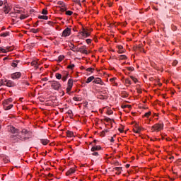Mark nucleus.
<instances>
[{"label": "nucleus", "mask_w": 181, "mask_h": 181, "mask_svg": "<svg viewBox=\"0 0 181 181\" xmlns=\"http://www.w3.org/2000/svg\"><path fill=\"white\" fill-rule=\"evenodd\" d=\"M67 11V6H64L61 8V11L62 12H66Z\"/></svg>", "instance_id": "29"}, {"label": "nucleus", "mask_w": 181, "mask_h": 181, "mask_svg": "<svg viewBox=\"0 0 181 181\" xmlns=\"http://www.w3.org/2000/svg\"><path fill=\"white\" fill-rule=\"evenodd\" d=\"M40 142L42 144V145H47L50 141H49L47 139H40Z\"/></svg>", "instance_id": "15"}, {"label": "nucleus", "mask_w": 181, "mask_h": 181, "mask_svg": "<svg viewBox=\"0 0 181 181\" xmlns=\"http://www.w3.org/2000/svg\"><path fill=\"white\" fill-rule=\"evenodd\" d=\"M74 83V81L72 78H69L68 80V83H67V87H71L73 88V84Z\"/></svg>", "instance_id": "14"}, {"label": "nucleus", "mask_w": 181, "mask_h": 181, "mask_svg": "<svg viewBox=\"0 0 181 181\" xmlns=\"http://www.w3.org/2000/svg\"><path fill=\"white\" fill-rule=\"evenodd\" d=\"M9 132H11V134H19L20 132L19 129H16L14 127H10Z\"/></svg>", "instance_id": "11"}, {"label": "nucleus", "mask_w": 181, "mask_h": 181, "mask_svg": "<svg viewBox=\"0 0 181 181\" xmlns=\"http://www.w3.org/2000/svg\"><path fill=\"white\" fill-rule=\"evenodd\" d=\"M64 59V56L63 55H60L59 57H58V62H63V60Z\"/></svg>", "instance_id": "27"}, {"label": "nucleus", "mask_w": 181, "mask_h": 181, "mask_svg": "<svg viewBox=\"0 0 181 181\" xmlns=\"http://www.w3.org/2000/svg\"><path fill=\"white\" fill-rule=\"evenodd\" d=\"M37 64V62L36 61H33L31 62V66H35V67H36Z\"/></svg>", "instance_id": "39"}, {"label": "nucleus", "mask_w": 181, "mask_h": 181, "mask_svg": "<svg viewBox=\"0 0 181 181\" xmlns=\"http://www.w3.org/2000/svg\"><path fill=\"white\" fill-rule=\"evenodd\" d=\"M151 112H148L144 114V117H146V118H148V117L151 115Z\"/></svg>", "instance_id": "40"}, {"label": "nucleus", "mask_w": 181, "mask_h": 181, "mask_svg": "<svg viewBox=\"0 0 181 181\" xmlns=\"http://www.w3.org/2000/svg\"><path fill=\"white\" fill-rule=\"evenodd\" d=\"M24 84H26V86H29V82L25 81V82H24Z\"/></svg>", "instance_id": "64"}, {"label": "nucleus", "mask_w": 181, "mask_h": 181, "mask_svg": "<svg viewBox=\"0 0 181 181\" xmlns=\"http://www.w3.org/2000/svg\"><path fill=\"white\" fill-rule=\"evenodd\" d=\"M99 98H100V100H105V98L104 95H100L99 96Z\"/></svg>", "instance_id": "56"}, {"label": "nucleus", "mask_w": 181, "mask_h": 181, "mask_svg": "<svg viewBox=\"0 0 181 181\" xmlns=\"http://www.w3.org/2000/svg\"><path fill=\"white\" fill-rule=\"evenodd\" d=\"M68 114H69V115H71V114H73V111L69 110Z\"/></svg>", "instance_id": "61"}, {"label": "nucleus", "mask_w": 181, "mask_h": 181, "mask_svg": "<svg viewBox=\"0 0 181 181\" xmlns=\"http://www.w3.org/2000/svg\"><path fill=\"white\" fill-rule=\"evenodd\" d=\"M76 172V170H74V168H70L66 173V176H70L71 175H73V173H74Z\"/></svg>", "instance_id": "12"}, {"label": "nucleus", "mask_w": 181, "mask_h": 181, "mask_svg": "<svg viewBox=\"0 0 181 181\" xmlns=\"http://www.w3.org/2000/svg\"><path fill=\"white\" fill-rule=\"evenodd\" d=\"M124 83L125 84H127V86H131V80H129V78H126Z\"/></svg>", "instance_id": "24"}, {"label": "nucleus", "mask_w": 181, "mask_h": 181, "mask_svg": "<svg viewBox=\"0 0 181 181\" xmlns=\"http://www.w3.org/2000/svg\"><path fill=\"white\" fill-rule=\"evenodd\" d=\"M115 80H117V78H112L110 79V81L111 83H114L115 81Z\"/></svg>", "instance_id": "52"}, {"label": "nucleus", "mask_w": 181, "mask_h": 181, "mask_svg": "<svg viewBox=\"0 0 181 181\" xmlns=\"http://www.w3.org/2000/svg\"><path fill=\"white\" fill-rule=\"evenodd\" d=\"M42 15H47V10L43 9L42 11Z\"/></svg>", "instance_id": "48"}, {"label": "nucleus", "mask_w": 181, "mask_h": 181, "mask_svg": "<svg viewBox=\"0 0 181 181\" xmlns=\"http://www.w3.org/2000/svg\"><path fill=\"white\" fill-rule=\"evenodd\" d=\"M71 35V28H66L63 32L62 37H67V36H70Z\"/></svg>", "instance_id": "3"}, {"label": "nucleus", "mask_w": 181, "mask_h": 181, "mask_svg": "<svg viewBox=\"0 0 181 181\" xmlns=\"http://www.w3.org/2000/svg\"><path fill=\"white\" fill-rule=\"evenodd\" d=\"M71 46H72L71 47V50H73V52H76V50H74L73 49H74V44H73V43H71Z\"/></svg>", "instance_id": "55"}, {"label": "nucleus", "mask_w": 181, "mask_h": 181, "mask_svg": "<svg viewBox=\"0 0 181 181\" xmlns=\"http://www.w3.org/2000/svg\"><path fill=\"white\" fill-rule=\"evenodd\" d=\"M66 15H68V16H71V15H73V11H66Z\"/></svg>", "instance_id": "32"}, {"label": "nucleus", "mask_w": 181, "mask_h": 181, "mask_svg": "<svg viewBox=\"0 0 181 181\" xmlns=\"http://www.w3.org/2000/svg\"><path fill=\"white\" fill-rule=\"evenodd\" d=\"M118 49L119 50L117 51L118 53L122 54L124 53V51L122 50V49H124V47H122V45H118Z\"/></svg>", "instance_id": "20"}, {"label": "nucleus", "mask_w": 181, "mask_h": 181, "mask_svg": "<svg viewBox=\"0 0 181 181\" xmlns=\"http://www.w3.org/2000/svg\"><path fill=\"white\" fill-rule=\"evenodd\" d=\"M152 129H154V131H160V129H163V124H156L152 126Z\"/></svg>", "instance_id": "7"}, {"label": "nucleus", "mask_w": 181, "mask_h": 181, "mask_svg": "<svg viewBox=\"0 0 181 181\" xmlns=\"http://www.w3.org/2000/svg\"><path fill=\"white\" fill-rule=\"evenodd\" d=\"M119 60H127V56L125 55H120Z\"/></svg>", "instance_id": "30"}, {"label": "nucleus", "mask_w": 181, "mask_h": 181, "mask_svg": "<svg viewBox=\"0 0 181 181\" xmlns=\"http://www.w3.org/2000/svg\"><path fill=\"white\" fill-rule=\"evenodd\" d=\"M47 78H42V81H47Z\"/></svg>", "instance_id": "63"}, {"label": "nucleus", "mask_w": 181, "mask_h": 181, "mask_svg": "<svg viewBox=\"0 0 181 181\" xmlns=\"http://www.w3.org/2000/svg\"><path fill=\"white\" fill-rule=\"evenodd\" d=\"M100 136H105V130H103V131L101 132Z\"/></svg>", "instance_id": "51"}, {"label": "nucleus", "mask_w": 181, "mask_h": 181, "mask_svg": "<svg viewBox=\"0 0 181 181\" xmlns=\"http://www.w3.org/2000/svg\"><path fill=\"white\" fill-rule=\"evenodd\" d=\"M6 100L8 102V103H12V101H13V100L12 99V98H10L7 99Z\"/></svg>", "instance_id": "58"}, {"label": "nucleus", "mask_w": 181, "mask_h": 181, "mask_svg": "<svg viewBox=\"0 0 181 181\" xmlns=\"http://www.w3.org/2000/svg\"><path fill=\"white\" fill-rule=\"evenodd\" d=\"M75 67L74 64H71V65L68 66V69H71V70H73Z\"/></svg>", "instance_id": "37"}, {"label": "nucleus", "mask_w": 181, "mask_h": 181, "mask_svg": "<svg viewBox=\"0 0 181 181\" xmlns=\"http://www.w3.org/2000/svg\"><path fill=\"white\" fill-rule=\"evenodd\" d=\"M140 131H141V127H138L137 130L134 129V132H135V134H139Z\"/></svg>", "instance_id": "38"}, {"label": "nucleus", "mask_w": 181, "mask_h": 181, "mask_svg": "<svg viewBox=\"0 0 181 181\" xmlns=\"http://www.w3.org/2000/svg\"><path fill=\"white\" fill-rule=\"evenodd\" d=\"M2 11L3 12H4V13H6V15H8V13H9L10 9L7 2H4Z\"/></svg>", "instance_id": "8"}, {"label": "nucleus", "mask_w": 181, "mask_h": 181, "mask_svg": "<svg viewBox=\"0 0 181 181\" xmlns=\"http://www.w3.org/2000/svg\"><path fill=\"white\" fill-rule=\"evenodd\" d=\"M130 78H132L133 80L134 83H137V81H138V79H136V78H135L132 76H130Z\"/></svg>", "instance_id": "35"}, {"label": "nucleus", "mask_w": 181, "mask_h": 181, "mask_svg": "<svg viewBox=\"0 0 181 181\" xmlns=\"http://www.w3.org/2000/svg\"><path fill=\"white\" fill-rule=\"evenodd\" d=\"M22 74L21 72H16L11 75V78L12 80H18V78H21Z\"/></svg>", "instance_id": "6"}, {"label": "nucleus", "mask_w": 181, "mask_h": 181, "mask_svg": "<svg viewBox=\"0 0 181 181\" xmlns=\"http://www.w3.org/2000/svg\"><path fill=\"white\" fill-rule=\"evenodd\" d=\"M58 5H60L62 7L66 6V4H64L63 1H58Z\"/></svg>", "instance_id": "34"}, {"label": "nucleus", "mask_w": 181, "mask_h": 181, "mask_svg": "<svg viewBox=\"0 0 181 181\" xmlns=\"http://www.w3.org/2000/svg\"><path fill=\"white\" fill-rule=\"evenodd\" d=\"M20 19L21 21H23V19H26V16L22 14L21 16H20Z\"/></svg>", "instance_id": "42"}, {"label": "nucleus", "mask_w": 181, "mask_h": 181, "mask_svg": "<svg viewBox=\"0 0 181 181\" xmlns=\"http://www.w3.org/2000/svg\"><path fill=\"white\" fill-rule=\"evenodd\" d=\"M74 2L79 5V6H81V2L80 1V0H74Z\"/></svg>", "instance_id": "36"}, {"label": "nucleus", "mask_w": 181, "mask_h": 181, "mask_svg": "<svg viewBox=\"0 0 181 181\" xmlns=\"http://www.w3.org/2000/svg\"><path fill=\"white\" fill-rule=\"evenodd\" d=\"M4 84L7 87H15L16 86V83H15V82L6 79H4Z\"/></svg>", "instance_id": "4"}, {"label": "nucleus", "mask_w": 181, "mask_h": 181, "mask_svg": "<svg viewBox=\"0 0 181 181\" xmlns=\"http://www.w3.org/2000/svg\"><path fill=\"white\" fill-rule=\"evenodd\" d=\"M55 77H56V78H57V80H62L63 75H62V74L57 73V74H55Z\"/></svg>", "instance_id": "19"}, {"label": "nucleus", "mask_w": 181, "mask_h": 181, "mask_svg": "<svg viewBox=\"0 0 181 181\" xmlns=\"http://www.w3.org/2000/svg\"><path fill=\"white\" fill-rule=\"evenodd\" d=\"M73 100H74V101H78L80 100V98L74 97Z\"/></svg>", "instance_id": "54"}, {"label": "nucleus", "mask_w": 181, "mask_h": 181, "mask_svg": "<svg viewBox=\"0 0 181 181\" xmlns=\"http://www.w3.org/2000/svg\"><path fill=\"white\" fill-rule=\"evenodd\" d=\"M177 60H174L173 62V66H177Z\"/></svg>", "instance_id": "50"}, {"label": "nucleus", "mask_w": 181, "mask_h": 181, "mask_svg": "<svg viewBox=\"0 0 181 181\" xmlns=\"http://www.w3.org/2000/svg\"><path fill=\"white\" fill-rule=\"evenodd\" d=\"M101 146H95L93 144V147L91 148V151L95 152V151H100Z\"/></svg>", "instance_id": "13"}, {"label": "nucleus", "mask_w": 181, "mask_h": 181, "mask_svg": "<svg viewBox=\"0 0 181 181\" xmlns=\"http://www.w3.org/2000/svg\"><path fill=\"white\" fill-rule=\"evenodd\" d=\"M62 81L64 82L67 81V78H69V76H62Z\"/></svg>", "instance_id": "44"}, {"label": "nucleus", "mask_w": 181, "mask_h": 181, "mask_svg": "<svg viewBox=\"0 0 181 181\" xmlns=\"http://www.w3.org/2000/svg\"><path fill=\"white\" fill-rule=\"evenodd\" d=\"M20 61H14L12 64L11 66L13 67H18V64L19 63Z\"/></svg>", "instance_id": "23"}, {"label": "nucleus", "mask_w": 181, "mask_h": 181, "mask_svg": "<svg viewBox=\"0 0 181 181\" xmlns=\"http://www.w3.org/2000/svg\"><path fill=\"white\" fill-rule=\"evenodd\" d=\"M1 36L3 37H6V36H9V32L3 33L1 34Z\"/></svg>", "instance_id": "26"}, {"label": "nucleus", "mask_w": 181, "mask_h": 181, "mask_svg": "<svg viewBox=\"0 0 181 181\" xmlns=\"http://www.w3.org/2000/svg\"><path fill=\"white\" fill-rule=\"evenodd\" d=\"M66 135L69 138H73V136H74V133L71 131H67Z\"/></svg>", "instance_id": "17"}, {"label": "nucleus", "mask_w": 181, "mask_h": 181, "mask_svg": "<svg viewBox=\"0 0 181 181\" xmlns=\"http://www.w3.org/2000/svg\"><path fill=\"white\" fill-rule=\"evenodd\" d=\"M95 79V77L94 76H90L88 77L86 81V84H89V83H91V81H93V80Z\"/></svg>", "instance_id": "18"}, {"label": "nucleus", "mask_w": 181, "mask_h": 181, "mask_svg": "<svg viewBox=\"0 0 181 181\" xmlns=\"http://www.w3.org/2000/svg\"><path fill=\"white\" fill-rule=\"evenodd\" d=\"M12 107H13V105L10 104V105H7L5 107H4V109L6 111H8V110H11V108H12Z\"/></svg>", "instance_id": "21"}, {"label": "nucleus", "mask_w": 181, "mask_h": 181, "mask_svg": "<svg viewBox=\"0 0 181 181\" xmlns=\"http://www.w3.org/2000/svg\"><path fill=\"white\" fill-rule=\"evenodd\" d=\"M93 70H94V69L90 67V68H88V69H86V71H90V73H93Z\"/></svg>", "instance_id": "45"}, {"label": "nucleus", "mask_w": 181, "mask_h": 181, "mask_svg": "<svg viewBox=\"0 0 181 181\" xmlns=\"http://www.w3.org/2000/svg\"><path fill=\"white\" fill-rule=\"evenodd\" d=\"M92 155H93V156H98V152H93V153H92Z\"/></svg>", "instance_id": "57"}, {"label": "nucleus", "mask_w": 181, "mask_h": 181, "mask_svg": "<svg viewBox=\"0 0 181 181\" xmlns=\"http://www.w3.org/2000/svg\"><path fill=\"white\" fill-rule=\"evenodd\" d=\"M12 50H13V47H7L6 49L0 47V52H1L2 53H7V52H11Z\"/></svg>", "instance_id": "10"}, {"label": "nucleus", "mask_w": 181, "mask_h": 181, "mask_svg": "<svg viewBox=\"0 0 181 181\" xmlns=\"http://www.w3.org/2000/svg\"><path fill=\"white\" fill-rule=\"evenodd\" d=\"M94 81H93V83H94L95 84H100V86H104V82H103V80H101L100 78H95V79H93Z\"/></svg>", "instance_id": "9"}, {"label": "nucleus", "mask_w": 181, "mask_h": 181, "mask_svg": "<svg viewBox=\"0 0 181 181\" xmlns=\"http://www.w3.org/2000/svg\"><path fill=\"white\" fill-rule=\"evenodd\" d=\"M21 134H22V135L24 136V137H23L24 141H26V138L28 137V136H26V135H32V132L28 131V129H23L21 131Z\"/></svg>", "instance_id": "5"}, {"label": "nucleus", "mask_w": 181, "mask_h": 181, "mask_svg": "<svg viewBox=\"0 0 181 181\" xmlns=\"http://www.w3.org/2000/svg\"><path fill=\"white\" fill-rule=\"evenodd\" d=\"M3 105H4V108L7 107V105H9V102L7 101L6 100H4V102L3 103Z\"/></svg>", "instance_id": "28"}, {"label": "nucleus", "mask_w": 181, "mask_h": 181, "mask_svg": "<svg viewBox=\"0 0 181 181\" xmlns=\"http://www.w3.org/2000/svg\"><path fill=\"white\" fill-rule=\"evenodd\" d=\"M85 36L86 37H88V36H90V33H88V31H86Z\"/></svg>", "instance_id": "59"}, {"label": "nucleus", "mask_w": 181, "mask_h": 181, "mask_svg": "<svg viewBox=\"0 0 181 181\" xmlns=\"http://www.w3.org/2000/svg\"><path fill=\"white\" fill-rule=\"evenodd\" d=\"M84 49H86V46H82L80 48L76 49V52H79L81 53V52H83Z\"/></svg>", "instance_id": "22"}, {"label": "nucleus", "mask_w": 181, "mask_h": 181, "mask_svg": "<svg viewBox=\"0 0 181 181\" xmlns=\"http://www.w3.org/2000/svg\"><path fill=\"white\" fill-rule=\"evenodd\" d=\"M39 19H44L45 21H47L48 17L47 16H39Z\"/></svg>", "instance_id": "25"}, {"label": "nucleus", "mask_w": 181, "mask_h": 181, "mask_svg": "<svg viewBox=\"0 0 181 181\" xmlns=\"http://www.w3.org/2000/svg\"><path fill=\"white\" fill-rule=\"evenodd\" d=\"M115 165H116V166H118V165H119V162H118V161H116V162L115 163Z\"/></svg>", "instance_id": "62"}, {"label": "nucleus", "mask_w": 181, "mask_h": 181, "mask_svg": "<svg viewBox=\"0 0 181 181\" xmlns=\"http://www.w3.org/2000/svg\"><path fill=\"white\" fill-rule=\"evenodd\" d=\"M1 86H5V79H0V87Z\"/></svg>", "instance_id": "31"}, {"label": "nucleus", "mask_w": 181, "mask_h": 181, "mask_svg": "<svg viewBox=\"0 0 181 181\" xmlns=\"http://www.w3.org/2000/svg\"><path fill=\"white\" fill-rule=\"evenodd\" d=\"M86 33H87V30L83 29V31L81 33V34L82 35V36H84Z\"/></svg>", "instance_id": "47"}, {"label": "nucleus", "mask_w": 181, "mask_h": 181, "mask_svg": "<svg viewBox=\"0 0 181 181\" xmlns=\"http://www.w3.org/2000/svg\"><path fill=\"white\" fill-rule=\"evenodd\" d=\"M49 83H51V87L54 90L59 91L60 88H62V84L59 83V81H49Z\"/></svg>", "instance_id": "1"}, {"label": "nucleus", "mask_w": 181, "mask_h": 181, "mask_svg": "<svg viewBox=\"0 0 181 181\" xmlns=\"http://www.w3.org/2000/svg\"><path fill=\"white\" fill-rule=\"evenodd\" d=\"M73 88H71V87H70V86H67V88H66V93H70V91H71V89H72Z\"/></svg>", "instance_id": "43"}, {"label": "nucleus", "mask_w": 181, "mask_h": 181, "mask_svg": "<svg viewBox=\"0 0 181 181\" xmlns=\"http://www.w3.org/2000/svg\"><path fill=\"white\" fill-rule=\"evenodd\" d=\"M31 32L33 33H37V32H39V30H36L35 28H33V29H31Z\"/></svg>", "instance_id": "41"}, {"label": "nucleus", "mask_w": 181, "mask_h": 181, "mask_svg": "<svg viewBox=\"0 0 181 181\" xmlns=\"http://www.w3.org/2000/svg\"><path fill=\"white\" fill-rule=\"evenodd\" d=\"M11 141L16 144V142H19V141H22V136L17 134V135H11Z\"/></svg>", "instance_id": "2"}, {"label": "nucleus", "mask_w": 181, "mask_h": 181, "mask_svg": "<svg viewBox=\"0 0 181 181\" xmlns=\"http://www.w3.org/2000/svg\"><path fill=\"white\" fill-rule=\"evenodd\" d=\"M113 170H116V175H121V170H122V167H116L113 168Z\"/></svg>", "instance_id": "16"}, {"label": "nucleus", "mask_w": 181, "mask_h": 181, "mask_svg": "<svg viewBox=\"0 0 181 181\" xmlns=\"http://www.w3.org/2000/svg\"><path fill=\"white\" fill-rule=\"evenodd\" d=\"M127 70H129V71H134V68L131 66H128Z\"/></svg>", "instance_id": "49"}, {"label": "nucleus", "mask_w": 181, "mask_h": 181, "mask_svg": "<svg viewBox=\"0 0 181 181\" xmlns=\"http://www.w3.org/2000/svg\"><path fill=\"white\" fill-rule=\"evenodd\" d=\"M86 43H87L88 45H90V43H91V40L87 39V40H86Z\"/></svg>", "instance_id": "60"}, {"label": "nucleus", "mask_w": 181, "mask_h": 181, "mask_svg": "<svg viewBox=\"0 0 181 181\" xmlns=\"http://www.w3.org/2000/svg\"><path fill=\"white\" fill-rule=\"evenodd\" d=\"M62 76H64V77H69V72H67V71H64V72L62 73Z\"/></svg>", "instance_id": "33"}, {"label": "nucleus", "mask_w": 181, "mask_h": 181, "mask_svg": "<svg viewBox=\"0 0 181 181\" xmlns=\"http://www.w3.org/2000/svg\"><path fill=\"white\" fill-rule=\"evenodd\" d=\"M105 121H106V122H110V121H111V119H110V117H105Z\"/></svg>", "instance_id": "53"}, {"label": "nucleus", "mask_w": 181, "mask_h": 181, "mask_svg": "<svg viewBox=\"0 0 181 181\" xmlns=\"http://www.w3.org/2000/svg\"><path fill=\"white\" fill-rule=\"evenodd\" d=\"M81 53H83V54H88V51L83 49Z\"/></svg>", "instance_id": "46"}]
</instances>
